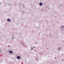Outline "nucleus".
<instances>
[{"mask_svg": "<svg viewBox=\"0 0 64 64\" xmlns=\"http://www.w3.org/2000/svg\"><path fill=\"white\" fill-rule=\"evenodd\" d=\"M17 58L18 59H20V56H18Z\"/></svg>", "mask_w": 64, "mask_h": 64, "instance_id": "nucleus-1", "label": "nucleus"}, {"mask_svg": "<svg viewBox=\"0 0 64 64\" xmlns=\"http://www.w3.org/2000/svg\"><path fill=\"white\" fill-rule=\"evenodd\" d=\"M42 4H43V3H39V5L40 6H42Z\"/></svg>", "mask_w": 64, "mask_h": 64, "instance_id": "nucleus-2", "label": "nucleus"}, {"mask_svg": "<svg viewBox=\"0 0 64 64\" xmlns=\"http://www.w3.org/2000/svg\"><path fill=\"white\" fill-rule=\"evenodd\" d=\"M9 52H10V53H12V51L10 50Z\"/></svg>", "mask_w": 64, "mask_h": 64, "instance_id": "nucleus-3", "label": "nucleus"}, {"mask_svg": "<svg viewBox=\"0 0 64 64\" xmlns=\"http://www.w3.org/2000/svg\"><path fill=\"white\" fill-rule=\"evenodd\" d=\"M8 21H9V22H10V20L9 19H8L7 20Z\"/></svg>", "mask_w": 64, "mask_h": 64, "instance_id": "nucleus-4", "label": "nucleus"}, {"mask_svg": "<svg viewBox=\"0 0 64 64\" xmlns=\"http://www.w3.org/2000/svg\"><path fill=\"white\" fill-rule=\"evenodd\" d=\"M63 28H64V26H62V28L63 29Z\"/></svg>", "mask_w": 64, "mask_h": 64, "instance_id": "nucleus-5", "label": "nucleus"}, {"mask_svg": "<svg viewBox=\"0 0 64 64\" xmlns=\"http://www.w3.org/2000/svg\"><path fill=\"white\" fill-rule=\"evenodd\" d=\"M32 50H33V49H32Z\"/></svg>", "mask_w": 64, "mask_h": 64, "instance_id": "nucleus-6", "label": "nucleus"}, {"mask_svg": "<svg viewBox=\"0 0 64 64\" xmlns=\"http://www.w3.org/2000/svg\"><path fill=\"white\" fill-rule=\"evenodd\" d=\"M58 23H59V22H58Z\"/></svg>", "mask_w": 64, "mask_h": 64, "instance_id": "nucleus-7", "label": "nucleus"}, {"mask_svg": "<svg viewBox=\"0 0 64 64\" xmlns=\"http://www.w3.org/2000/svg\"><path fill=\"white\" fill-rule=\"evenodd\" d=\"M61 6H62V5H61Z\"/></svg>", "mask_w": 64, "mask_h": 64, "instance_id": "nucleus-8", "label": "nucleus"}, {"mask_svg": "<svg viewBox=\"0 0 64 64\" xmlns=\"http://www.w3.org/2000/svg\"><path fill=\"white\" fill-rule=\"evenodd\" d=\"M58 49H60V48H58Z\"/></svg>", "mask_w": 64, "mask_h": 64, "instance_id": "nucleus-9", "label": "nucleus"}, {"mask_svg": "<svg viewBox=\"0 0 64 64\" xmlns=\"http://www.w3.org/2000/svg\"><path fill=\"white\" fill-rule=\"evenodd\" d=\"M63 41H64L63 40H62V42H63Z\"/></svg>", "mask_w": 64, "mask_h": 64, "instance_id": "nucleus-10", "label": "nucleus"}, {"mask_svg": "<svg viewBox=\"0 0 64 64\" xmlns=\"http://www.w3.org/2000/svg\"><path fill=\"white\" fill-rule=\"evenodd\" d=\"M0 53H1V52H0Z\"/></svg>", "mask_w": 64, "mask_h": 64, "instance_id": "nucleus-11", "label": "nucleus"}, {"mask_svg": "<svg viewBox=\"0 0 64 64\" xmlns=\"http://www.w3.org/2000/svg\"><path fill=\"white\" fill-rule=\"evenodd\" d=\"M42 10L43 11V10Z\"/></svg>", "mask_w": 64, "mask_h": 64, "instance_id": "nucleus-12", "label": "nucleus"}, {"mask_svg": "<svg viewBox=\"0 0 64 64\" xmlns=\"http://www.w3.org/2000/svg\"><path fill=\"white\" fill-rule=\"evenodd\" d=\"M59 50H58V51H59Z\"/></svg>", "mask_w": 64, "mask_h": 64, "instance_id": "nucleus-13", "label": "nucleus"}, {"mask_svg": "<svg viewBox=\"0 0 64 64\" xmlns=\"http://www.w3.org/2000/svg\"><path fill=\"white\" fill-rule=\"evenodd\" d=\"M9 6H10V5H9Z\"/></svg>", "mask_w": 64, "mask_h": 64, "instance_id": "nucleus-14", "label": "nucleus"}, {"mask_svg": "<svg viewBox=\"0 0 64 64\" xmlns=\"http://www.w3.org/2000/svg\"><path fill=\"white\" fill-rule=\"evenodd\" d=\"M12 39H13V38H12Z\"/></svg>", "mask_w": 64, "mask_h": 64, "instance_id": "nucleus-15", "label": "nucleus"}, {"mask_svg": "<svg viewBox=\"0 0 64 64\" xmlns=\"http://www.w3.org/2000/svg\"><path fill=\"white\" fill-rule=\"evenodd\" d=\"M60 7H61L60 6Z\"/></svg>", "mask_w": 64, "mask_h": 64, "instance_id": "nucleus-16", "label": "nucleus"}]
</instances>
